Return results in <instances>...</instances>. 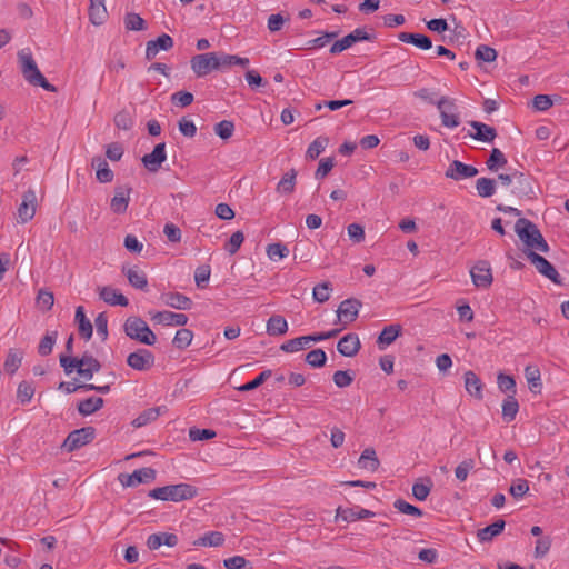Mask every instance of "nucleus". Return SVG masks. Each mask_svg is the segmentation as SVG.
<instances>
[{"mask_svg": "<svg viewBox=\"0 0 569 569\" xmlns=\"http://www.w3.org/2000/svg\"><path fill=\"white\" fill-rule=\"evenodd\" d=\"M192 339L193 332L189 329L182 328L176 332L172 343L178 349H186L191 345Z\"/></svg>", "mask_w": 569, "mask_h": 569, "instance_id": "09e8293b", "label": "nucleus"}, {"mask_svg": "<svg viewBox=\"0 0 569 569\" xmlns=\"http://www.w3.org/2000/svg\"><path fill=\"white\" fill-rule=\"evenodd\" d=\"M475 466L476 463L473 459H465L455 470L456 478L461 482L465 481L468 478L469 472L473 470Z\"/></svg>", "mask_w": 569, "mask_h": 569, "instance_id": "e2e57ef3", "label": "nucleus"}, {"mask_svg": "<svg viewBox=\"0 0 569 569\" xmlns=\"http://www.w3.org/2000/svg\"><path fill=\"white\" fill-rule=\"evenodd\" d=\"M233 131L234 124L232 121L222 120L214 126V133L223 140L231 138Z\"/></svg>", "mask_w": 569, "mask_h": 569, "instance_id": "69168bd1", "label": "nucleus"}, {"mask_svg": "<svg viewBox=\"0 0 569 569\" xmlns=\"http://www.w3.org/2000/svg\"><path fill=\"white\" fill-rule=\"evenodd\" d=\"M361 306V301L356 298L343 300L337 310L339 321L343 322L345 325L353 322L359 315Z\"/></svg>", "mask_w": 569, "mask_h": 569, "instance_id": "dca6fc26", "label": "nucleus"}, {"mask_svg": "<svg viewBox=\"0 0 569 569\" xmlns=\"http://www.w3.org/2000/svg\"><path fill=\"white\" fill-rule=\"evenodd\" d=\"M529 491V483L526 479L518 478L512 481L509 492L515 499L522 498Z\"/></svg>", "mask_w": 569, "mask_h": 569, "instance_id": "052dcab7", "label": "nucleus"}, {"mask_svg": "<svg viewBox=\"0 0 569 569\" xmlns=\"http://www.w3.org/2000/svg\"><path fill=\"white\" fill-rule=\"evenodd\" d=\"M92 167L97 168L96 176L101 183L111 182L113 180V171L101 157L92 159Z\"/></svg>", "mask_w": 569, "mask_h": 569, "instance_id": "e433bc0d", "label": "nucleus"}, {"mask_svg": "<svg viewBox=\"0 0 569 569\" xmlns=\"http://www.w3.org/2000/svg\"><path fill=\"white\" fill-rule=\"evenodd\" d=\"M74 319L78 322L80 336L86 340H90L92 337V323L86 317L84 309L82 306L77 307Z\"/></svg>", "mask_w": 569, "mask_h": 569, "instance_id": "c9c22d12", "label": "nucleus"}, {"mask_svg": "<svg viewBox=\"0 0 569 569\" xmlns=\"http://www.w3.org/2000/svg\"><path fill=\"white\" fill-rule=\"evenodd\" d=\"M507 162L508 160L505 153L500 149L493 148L490 152L489 158L486 161V166L489 171L496 172L500 168H503L507 164Z\"/></svg>", "mask_w": 569, "mask_h": 569, "instance_id": "37998d69", "label": "nucleus"}, {"mask_svg": "<svg viewBox=\"0 0 569 569\" xmlns=\"http://www.w3.org/2000/svg\"><path fill=\"white\" fill-rule=\"evenodd\" d=\"M104 400L100 397H90L79 402L78 411L81 416H90L103 407Z\"/></svg>", "mask_w": 569, "mask_h": 569, "instance_id": "58836bf2", "label": "nucleus"}, {"mask_svg": "<svg viewBox=\"0 0 569 569\" xmlns=\"http://www.w3.org/2000/svg\"><path fill=\"white\" fill-rule=\"evenodd\" d=\"M527 258L535 266L537 271L551 280L556 284H562V279L556 268L542 256L538 254L535 251H529L527 253Z\"/></svg>", "mask_w": 569, "mask_h": 569, "instance_id": "1a4fd4ad", "label": "nucleus"}, {"mask_svg": "<svg viewBox=\"0 0 569 569\" xmlns=\"http://www.w3.org/2000/svg\"><path fill=\"white\" fill-rule=\"evenodd\" d=\"M360 347L361 343L356 333H347L337 343V350L345 357H355Z\"/></svg>", "mask_w": 569, "mask_h": 569, "instance_id": "4be33fe9", "label": "nucleus"}, {"mask_svg": "<svg viewBox=\"0 0 569 569\" xmlns=\"http://www.w3.org/2000/svg\"><path fill=\"white\" fill-rule=\"evenodd\" d=\"M198 495V489L189 483L169 485L158 487L149 492V497L162 501L190 500Z\"/></svg>", "mask_w": 569, "mask_h": 569, "instance_id": "7ed1b4c3", "label": "nucleus"}, {"mask_svg": "<svg viewBox=\"0 0 569 569\" xmlns=\"http://www.w3.org/2000/svg\"><path fill=\"white\" fill-rule=\"evenodd\" d=\"M470 127L475 129V133H469L471 138L481 142H492L497 138V130L486 123L479 121H470Z\"/></svg>", "mask_w": 569, "mask_h": 569, "instance_id": "b1692460", "label": "nucleus"}, {"mask_svg": "<svg viewBox=\"0 0 569 569\" xmlns=\"http://www.w3.org/2000/svg\"><path fill=\"white\" fill-rule=\"evenodd\" d=\"M154 363V356L148 349H138L127 357V365L133 370L147 371Z\"/></svg>", "mask_w": 569, "mask_h": 569, "instance_id": "ddd939ff", "label": "nucleus"}, {"mask_svg": "<svg viewBox=\"0 0 569 569\" xmlns=\"http://www.w3.org/2000/svg\"><path fill=\"white\" fill-rule=\"evenodd\" d=\"M224 542V535L220 531H210L194 541V546L220 547Z\"/></svg>", "mask_w": 569, "mask_h": 569, "instance_id": "c03bdc74", "label": "nucleus"}, {"mask_svg": "<svg viewBox=\"0 0 569 569\" xmlns=\"http://www.w3.org/2000/svg\"><path fill=\"white\" fill-rule=\"evenodd\" d=\"M166 411L167 408L164 406L146 409L132 421V425L136 428L143 427L158 419V417Z\"/></svg>", "mask_w": 569, "mask_h": 569, "instance_id": "72a5a7b5", "label": "nucleus"}, {"mask_svg": "<svg viewBox=\"0 0 569 569\" xmlns=\"http://www.w3.org/2000/svg\"><path fill=\"white\" fill-rule=\"evenodd\" d=\"M372 36L367 32L365 28H357L349 34L345 36L340 40H337L330 48V53L337 54L343 50L349 49L352 44L359 41H369Z\"/></svg>", "mask_w": 569, "mask_h": 569, "instance_id": "9d476101", "label": "nucleus"}, {"mask_svg": "<svg viewBox=\"0 0 569 569\" xmlns=\"http://www.w3.org/2000/svg\"><path fill=\"white\" fill-rule=\"evenodd\" d=\"M472 283L477 288L487 289L491 286L493 277L488 261H478L470 270Z\"/></svg>", "mask_w": 569, "mask_h": 569, "instance_id": "f8f14e48", "label": "nucleus"}, {"mask_svg": "<svg viewBox=\"0 0 569 569\" xmlns=\"http://www.w3.org/2000/svg\"><path fill=\"white\" fill-rule=\"evenodd\" d=\"M525 377L529 385V389L532 392H540L542 383L539 368L537 366H527L525 368Z\"/></svg>", "mask_w": 569, "mask_h": 569, "instance_id": "ea45409f", "label": "nucleus"}, {"mask_svg": "<svg viewBox=\"0 0 569 569\" xmlns=\"http://www.w3.org/2000/svg\"><path fill=\"white\" fill-rule=\"evenodd\" d=\"M329 143V139L327 137H318L316 138L308 147L306 157L315 160L317 159L321 152L325 151Z\"/></svg>", "mask_w": 569, "mask_h": 569, "instance_id": "de8ad7c7", "label": "nucleus"}, {"mask_svg": "<svg viewBox=\"0 0 569 569\" xmlns=\"http://www.w3.org/2000/svg\"><path fill=\"white\" fill-rule=\"evenodd\" d=\"M398 39L401 42L413 44L421 50H429L432 47L431 39L422 33L400 32Z\"/></svg>", "mask_w": 569, "mask_h": 569, "instance_id": "c85d7f7f", "label": "nucleus"}, {"mask_svg": "<svg viewBox=\"0 0 569 569\" xmlns=\"http://www.w3.org/2000/svg\"><path fill=\"white\" fill-rule=\"evenodd\" d=\"M57 336L58 333L53 331L42 337L38 346V352L40 356H48L52 352L53 346L57 341Z\"/></svg>", "mask_w": 569, "mask_h": 569, "instance_id": "864d4df0", "label": "nucleus"}, {"mask_svg": "<svg viewBox=\"0 0 569 569\" xmlns=\"http://www.w3.org/2000/svg\"><path fill=\"white\" fill-rule=\"evenodd\" d=\"M393 507L401 513L413 516L417 518L422 517V515H423L421 509H419L418 507H416L402 499H397L393 502Z\"/></svg>", "mask_w": 569, "mask_h": 569, "instance_id": "5fc2aeb1", "label": "nucleus"}, {"mask_svg": "<svg viewBox=\"0 0 569 569\" xmlns=\"http://www.w3.org/2000/svg\"><path fill=\"white\" fill-rule=\"evenodd\" d=\"M373 516H375V512H372L368 509H365V508H360V507H355V508H340L339 507L337 509V518L341 519L343 521H347V522H353L357 520L371 518Z\"/></svg>", "mask_w": 569, "mask_h": 569, "instance_id": "393cba45", "label": "nucleus"}, {"mask_svg": "<svg viewBox=\"0 0 569 569\" xmlns=\"http://www.w3.org/2000/svg\"><path fill=\"white\" fill-rule=\"evenodd\" d=\"M308 345L307 337H298L290 339L281 345L280 349L284 352H297L301 349H303Z\"/></svg>", "mask_w": 569, "mask_h": 569, "instance_id": "680f3d73", "label": "nucleus"}, {"mask_svg": "<svg viewBox=\"0 0 569 569\" xmlns=\"http://www.w3.org/2000/svg\"><path fill=\"white\" fill-rule=\"evenodd\" d=\"M18 59L23 78L32 86L41 87L49 92H56L53 84L49 83L39 70L32 53L29 49H22L18 52Z\"/></svg>", "mask_w": 569, "mask_h": 569, "instance_id": "f03ea898", "label": "nucleus"}, {"mask_svg": "<svg viewBox=\"0 0 569 569\" xmlns=\"http://www.w3.org/2000/svg\"><path fill=\"white\" fill-rule=\"evenodd\" d=\"M515 231L520 240L529 248V251H540L547 253L549 244L542 237L537 226L526 218H520L515 224Z\"/></svg>", "mask_w": 569, "mask_h": 569, "instance_id": "f257e3e1", "label": "nucleus"}, {"mask_svg": "<svg viewBox=\"0 0 569 569\" xmlns=\"http://www.w3.org/2000/svg\"><path fill=\"white\" fill-rule=\"evenodd\" d=\"M173 47V39L169 34H161L156 40L147 42L146 58L148 60L153 59L160 50L168 51Z\"/></svg>", "mask_w": 569, "mask_h": 569, "instance_id": "5701e85b", "label": "nucleus"}, {"mask_svg": "<svg viewBox=\"0 0 569 569\" xmlns=\"http://www.w3.org/2000/svg\"><path fill=\"white\" fill-rule=\"evenodd\" d=\"M54 303V296L47 289H40L37 296V305L44 311L51 310Z\"/></svg>", "mask_w": 569, "mask_h": 569, "instance_id": "bf43d9fd", "label": "nucleus"}, {"mask_svg": "<svg viewBox=\"0 0 569 569\" xmlns=\"http://www.w3.org/2000/svg\"><path fill=\"white\" fill-rule=\"evenodd\" d=\"M463 378L466 391L478 400L482 399L483 385L480 378L471 370L465 372Z\"/></svg>", "mask_w": 569, "mask_h": 569, "instance_id": "c756f323", "label": "nucleus"}, {"mask_svg": "<svg viewBox=\"0 0 569 569\" xmlns=\"http://www.w3.org/2000/svg\"><path fill=\"white\" fill-rule=\"evenodd\" d=\"M150 318L158 325L168 327H182L187 325L188 317L184 313H177L168 310L149 312Z\"/></svg>", "mask_w": 569, "mask_h": 569, "instance_id": "2eb2a0df", "label": "nucleus"}, {"mask_svg": "<svg viewBox=\"0 0 569 569\" xmlns=\"http://www.w3.org/2000/svg\"><path fill=\"white\" fill-rule=\"evenodd\" d=\"M476 190L481 198H489L496 193L495 179L481 177L476 181Z\"/></svg>", "mask_w": 569, "mask_h": 569, "instance_id": "a18cd8bd", "label": "nucleus"}, {"mask_svg": "<svg viewBox=\"0 0 569 569\" xmlns=\"http://www.w3.org/2000/svg\"><path fill=\"white\" fill-rule=\"evenodd\" d=\"M96 430L92 427H83L71 431L62 443V449L68 452L80 449L90 443L94 438Z\"/></svg>", "mask_w": 569, "mask_h": 569, "instance_id": "423d86ee", "label": "nucleus"}, {"mask_svg": "<svg viewBox=\"0 0 569 569\" xmlns=\"http://www.w3.org/2000/svg\"><path fill=\"white\" fill-rule=\"evenodd\" d=\"M131 188L118 187L114 190V196L110 201V209L117 214L124 213L128 209L130 201Z\"/></svg>", "mask_w": 569, "mask_h": 569, "instance_id": "aec40b11", "label": "nucleus"}, {"mask_svg": "<svg viewBox=\"0 0 569 569\" xmlns=\"http://www.w3.org/2000/svg\"><path fill=\"white\" fill-rule=\"evenodd\" d=\"M23 356L22 350L16 348L10 349L3 363L4 371L10 376L14 375L21 366Z\"/></svg>", "mask_w": 569, "mask_h": 569, "instance_id": "473e14b6", "label": "nucleus"}, {"mask_svg": "<svg viewBox=\"0 0 569 569\" xmlns=\"http://www.w3.org/2000/svg\"><path fill=\"white\" fill-rule=\"evenodd\" d=\"M160 299L163 305L178 310H189L193 305L189 297L176 291L164 292Z\"/></svg>", "mask_w": 569, "mask_h": 569, "instance_id": "6ab92c4d", "label": "nucleus"}, {"mask_svg": "<svg viewBox=\"0 0 569 569\" xmlns=\"http://www.w3.org/2000/svg\"><path fill=\"white\" fill-rule=\"evenodd\" d=\"M289 249L282 243H271L267 247V256L271 260L283 259L288 257Z\"/></svg>", "mask_w": 569, "mask_h": 569, "instance_id": "0e129e2a", "label": "nucleus"}, {"mask_svg": "<svg viewBox=\"0 0 569 569\" xmlns=\"http://www.w3.org/2000/svg\"><path fill=\"white\" fill-rule=\"evenodd\" d=\"M478 174V169L471 164H466L459 160H453L447 168L445 176L448 179L460 181L472 178Z\"/></svg>", "mask_w": 569, "mask_h": 569, "instance_id": "4468645a", "label": "nucleus"}, {"mask_svg": "<svg viewBox=\"0 0 569 569\" xmlns=\"http://www.w3.org/2000/svg\"><path fill=\"white\" fill-rule=\"evenodd\" d=\"M190 66L197 77H204L212 70L219 69L217 52L197 54L191 58Z\"/></svg>", "mask_w": 569, "mask_h": 569, "instance_id": "0eeeda50", "label": "nucleus"}, {"mask_svg": "<svg viewBox=\"0 0 569 569\" xmlns=\"http://www.w3.org/2000/svg\"><path fill=\"white\" fill-rule=\"evenodd\" d=\"M288 330V322L282 316H272L267 322V332L270 336L284 335Z\"/></svg>", "mask_w": 569, "mask_h": 569, "instance_id": "79ce46f5", "label": "nucleus"}, {"mask_svg": "<svg viewBox=\"0 0 569 569\" xmlns=\"http://www.w3.org/2000/svg\"><path fill=\"white\" fill-rule=\"evenodd\" d=\"M538 191L535 179L528 173L518 171L511 189L512 194L520 199L532 200L537 198Z\"/></svg>", "mask_w": 569, "mask_h": 569, "instance_id": "39448f33", "label": "nucleus"}, {"mask_svg": "<svg viewBox=\"0 0 569 569\" xmlns=\"http://www.w3.org/2000/svg\"><path fill=\"white\" fill-rule=\"evenodd\" d=\"M34 396V388L28 381H21L17 389L18 400L24 405L31 401Z\"/></svg>", "mask_w": 569, "mask_h": 569, "instance_id": "603ef678", "label": "nucleus"}, {"mask_svg": "<svg viewBox=\"0 0 569 569\" xmlns=\"http://www.w3.org/2000/svg\"><path fill=\"white\" fill-rule=\"evenodd\" d=\"M36 192L28 190L22 196V201L18 208V218L20 223H27L36 214Z\"/></svg>", "mask_w": 569, "mask_h": 569, "instance_id": "a211bd4d", "label": "nucleus"}, {"mask_svg": "<svg viewBox=\"0 0 569 569\" xmlns=\"http://www.w3.org/2000/svg\"><path fill=\"white\" fill-rule=\"evenodd\" d=\"M296 178L297 171L295 169L287 171L277 184V192L281 194H291L295 191Z\"/></svg>", "mask_w": 569, "mask_h": 569, "instance_id": "4c0bfd02", "label": "nucleus"}, {"mask_svg": "<svg viewBox=\"0 0 569 569\" xmlns=\"http://www.w3.org/2000/svg\"><path fill=\"white\" fill-rule=\"evenodd\" d=\"M122 272L127 276L129 283L139 290H146L148 287V279L144 271L140 270L137 266L122 267Z\"/></svg>", "mask_w": 569, "mask_h": 569, "instance_id": "a878e982", "label": "nucleus"}, {"mask_svg": "<svg viewBox=\"0 0 569 569\" xmlns=\"http://www.w3.org/2000/svg\"><path fill=\"white\" fill-rule=\"evenodd\" d=\"M498 388L502 392H510L516 395V381L513 377L500 372L497 377Z\"/></svg>", "mask_w": 569, "mask_h": 569, "instance_id": "4d7b16f0", "label": "nucleus"}, {"mask_svg": "<svg viewBox=\"0 0 569 569\" xmlns=\"http://www.w3.org/2000/svg\"><path fill=\"white\" fill-rule=\"evenodd\" d=\"M118 479L123 487H134L139 483L153 481L156 479V470L150 467H146L134 470L131 475L120 473Z\"/></svg>", "mask_w": 569, "mask_h": 569, "instance_id": "9b49d317", "label": "nucleus"}, {"mask_svg": "<svg viewBox=\"0 0 569 569\" xmlns=\"http://www.w3.org/2000/svg\"><path fill=\"white\" fill-rule=\"evenodd\" d=\"M519 411V403L513 395H508L502 402V417L507 422L512 421Z\"/></svg>", "mask_w": 569, "mask_h": 569, "instance_id": "49530a36", "label": "nucleus"}, {"mask_svg": "<svg viewBox=\"0 0 569 569\" xmlns=\"http://www.w3.org/2000/svg\"><path fill=\"white\" fill-rule=\"evenodd\" d=\"M124 26L127 30L142 31L147 28L146 21L138 13H127L124 16Z\"/></svg>", "mask_w": 569, "mask_h": 569, "instance_id": "3c124183", "label": "nucleus"}, {"mask_svg": "<svg viewBox=\"0 0 569 569\" xmlns=\"http://www.w3.org/2000/svg\"><path fill=\"white\" fill-rule=\"evenodd\" d=\"M126 335L142 345L153 346L157 342V336L149 328L148 323L139 317H129L123 325Z\"/></svg>", "mask_w": 569, "mask_h": 569, "instance_id": "20e7f679", "label": "nucleus"}, {"mask_svg": "<svg viewBox=\"0 0 569 569\" xmlns=\"http://www.w3.org/2000/svg\"><path fill=\"white\" fill-rule=\"evenodd\" d=\"M332 380L338 388H346L353 381V376L348 370H338L333 373Z\"/></svg>", "mask_w": 569, "mask_h": 569, "instance_id": "774afa93", "label": "nucleus"}, {"mask_svg": "<svg viewBox=\"0 0 569 569\" xmlns=\"http://www.w3.org/2000/svg\"><path fill=\"white\" fill-rule=\"evenodd\" d=\"M401 331L402 327L398 323L385 327L377 339L379 349L382 350L390 346L401 335Z\"/></svg>", "mask_w": 569, "mask_h": 569, "instance_id": "cd10ccee", "label": "nucleus"}, {"mask_svg": "<svg viewBox=\"0 0 569 569\" xmlns=\"http://www.w3.org/2000/svg\"><path fill=\"white\" fill-rule=\"evenodd\" d=\"M100 298L110 306L126 307L129 305V300L121 292L112 287L106 286L99 288Z\"/></svg>", "mask_w": 569, "mask_h": 569, "instance_id": "bb28decb", "label": "nucleus"}, {"mask_svg": "<svg viewBox=\"0 0 569 569\" xmlns=\"http://www.w3.org/2000/svg\"><path fill=\"white\" fill-rule=\"evenodd\" d=\"M217 58L219 62V69L230 68L232 66H241L244 68L249 64L248 58H241L234 54L217 52Z\"/></svg>", "mask_w": 569, "mask_h": 569, "instance_id": "a19ab883", "label": "nucleus"}, {"mask_svg": "<svg viewBox=\"0 0 569 569\" xmlns=\"http://www.w3.org/2000/svg\"><path fill=\"white\" fill-rule=\"evenodd\" d=\"M432 488V481L429 478H426L423 482H415L412 486V495L419 500L423 501L428 498Z\"/></svg>", "mask_w": 569, "mask_h": 569, "instance_id": "8fccbe9b", "label": "nucleus"}, {"mask_svg": "<svg viewBox=\"0 0 569 569\" xmlns=\"http://www.w3.org/2000/svg\"><path fill=\"white\" fill-rule=\"evenodd\" d=\"M327 360L326 352L322 349H313L306 356V361L313 368H321Z\"/></svg>", "mask_w": 569, "mask_h": 569, "instance_id": "6e6d98bb", "label": "nucleus"}, {"mask_svg": "<svg viewBox=\"0 0 569 569\" xmlns=\"http://www.w3.org/2000/svg\"><path fill=\"white\" fill-rule=\"evenodd\" d=\"M437 108L440 112L441 122L445 127L452 129L459 126L460 119L457 113V104L455 99L441 97L437 101Z\"/></svg>", "mask_w": 569, "mask_h": 569, "instance_id": "6e6552de", "label": "nucleus"}, {"mask_svg": "<svg viewBox=\"0 0 569 569\" xmlns=\"http://www.w3.org/2000/svg\"><path fill=\"white\" fill-rule=\"evenodd\" d=\"M167 160L166 143H158L152 152L142 157V163L150 172H158L161 164Z\"/></svg>", "mask_w": 569, "mask_h": 569, "instance_id": "f3484780", "label": "nucleus"}, {"mask_svg": "<svg viewBox=\"0 0 569 569\" xmlns=\"http://www.w3.org/2000/svg\"><path fill=\"white\" fill-rule=\"evenodd\" d=\"M331 284L329 282H321L315 286L312 297L317 302L323 303L329 300Z\"/></svg>", "mask_w": 569, "mask_h": 569, "instance_id": "13d9d810", "label": "nucleus"}, {"mask_svg": "<svg viewBox=\"0 0 569 569\" xmlns=\"http://www.w3.org/2000/svg\"><path fill=\"white\" fill-rule=\"evenodd\" d=\"M476 59L485 62H492L497 58V51L486 44H480L476 50Z\"/></svg>", "mask_w": 569, "mask_h": 569, "instance_id": "338daca9", "label": "nucleus"}, {"mask_svg": "<svg viewBox=\"0 0 569 569\" xmlns=\"http://www.w3.org/2000/svg\"><path fill=\"white\" fill-rule=\"evenodd\" d=\"M505 526H506L505 520L498 519L493 523H491L482 529H479L477 532V537H478L479 541H481V542H489L495 537L499 536L503 531Z\"/></svg>", "mask_w": 569, "mask_h": 569, "instance_id": "2f4dec72", "label": "nucleus"}, {"mask_svg": "<svg viewBox=\"0 0 569 569\" xmlns=\"http://www.w3.org/2000/svg\"><path fill=\"white\" fill-rule=\"evenodd\" d=\"M380 466L379 459L373 448H366L358 459V467L360 469L369 470L375 472Z\"/></svg>", "mask_w": 569, "mask_h": 569, "instance_id": "7c9ffc66", "label": "nucleus"}, {"mask_svg": "<svg viewBox=\"0 0 569 569\" xmlns=\"http://www.w3.org/2000/svg\"><path fill=\"white\" fill-rule=\"evenodd\" d=\"M78 373L87 380H90L101 369V363L88 352L78 358Z\"/></svg>", "mask_w": 569, "mask_h": 569, "instance_id": "412c9836", "label": "nucleus"}, {"mask_svg": "<svg viewBox=\"0 0 569 569\" xmlns=\"http://www.w3.org/2000/svg\"><path fill=\"white\" fill-rule=\"evenodd\" d=\"M107 16L104 0H90L89 18L94 26L102 24Z\"/></svg>", "mask_w": 569, "mask_h": 569, "instance_id": "f704fd0d", "label": "nucleus"}]
</instances>
